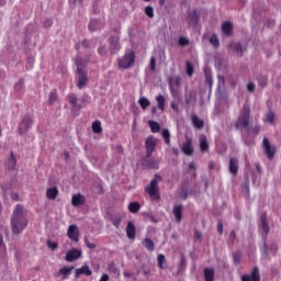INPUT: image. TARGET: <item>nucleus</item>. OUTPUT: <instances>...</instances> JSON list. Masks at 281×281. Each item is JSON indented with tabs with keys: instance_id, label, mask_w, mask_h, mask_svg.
Listing matches in <instances>:
<instances>
[{
	"instance_id": "f257e3e1",
	"label": "nucleus",
	"mask_w": 281,
	"mask_h": 281,
	"mask_svg": "<svg viewBox=\"0 0 281 281\" xmlns=\"http://www.w3.org/2000/svg\"><path fill=\"white\" fill-rule=\"evenodd\" d=\"M29 225V218H26V212L23 205L18 204L11 214V233L19 235L23 233L24 228Z\"/></svg>"
},
{
	"instance_id": "f03ea898",
	"label": "nucleus",
	"mask_w": 281,
	"mask_h": 281,
	"mask_svg": "<svg viewBox=\"0 0 281 281\" xmlns=\"http://www.w3.org/2000/svg\"><path fill=\"white\" fill-rule=\"evenodd\" d=\"M162 181V177L160 175H155L153 180L149 182V186L146 187V193L149 195V199L153 201L160 200V193L158 189V183Z\"/></svg>"
},
{
	"instance_id": "7ed1b4c3",
	"label": "nucleus",
	"mask_w": 281,
	"mask_h": 281,
	"mask_svg": "<svg viewBox=\"0 0 281 281\" xmlns=\"http://www.w3.org/2000/svg\"><path fill=\"white\" fill-rule=\"evenodd\" d=\"M86 63L83 59H81V57H76V67H78V83L77 87L79 90L83 89L85 87H87V85L89 83V78L87 77V72L83 71V67H85Z\"/></svg>"
},
{
	"instance_id": "20e7f679",
	"label": "nucleus",
	"mask_w": 281,
	"mask_h": 281,
	"mask_svg": "<svg viewBox=\"0 0 281 281\" xmlns=\"http://www.w3.org/2000/svg\"><path fill=\"white\" fill-rule=\"evenodd\" d=\"M135 65V52L127 50L119 59V69L127 70Z\"/></svg>"
},
{
	"instance_id": "39448f33",
	"label": "nucleus",
	"mask_w": 281,
	"mask_h": 281,
	"mask_svg": "<svg viewBox=\"0 0 281 281\" xmlns=\"http://www.w3.org/2000/svg\"><path fill=\"white\" fill-rule=\"evenodd\" d=\"M249 121H250V109L247 105H245L243 106L241 113L237 117V121H235V130L239 131L248 127Z\"/></svg>"
},
{
	"instance_id": "423d86ee",
	"label": "nucleus",
	"mask_w": 281,
	"mask_h": 281,
	"mask_svg": "<svg viewBox=\"0 0 281 281\" xmlns=\"http://www.w3.org/2000/svg\"><path fill=\"white\" fill-rule=\"evenodd\" d=\"M180 150L182 151V154L186 155V157H192L194 154L192 138H190L189 136H186V140H184V143H182Z\"/></svg>"
},
{
	"instance_id": "0eeeda50",
	"label": "nucleus",
	"mask_w": 281,
	"mask_h": 281,
	"mask_svg": "<svg viewBox=\"0 0 281 281\" xmlns=\"http://www.w3.org/2000/svg\"><path fill=\"white\" fill-rule=\"evenodd\" d=\"M67 237L74 243L80 241V229L78 228L77 225L68 226Z\"/></svg>"
},
{
	"instance_id": "6e6552de",
	"label": "nucleus",
	"mask_w": 281,
	"mask_h": 281,
	"mask_svg": "<svg viewBox=\"0 0 281 281\" xmlns=\"http://www.w3.org/2000/svg\"><path fill=\"white\" fill-rule=\"evenodd\" d=\"M30 127H32V119L30 116H24V119H22L21 123L19 124V134L21 136L25 135L29 133Z\"/></svg>"
},
{
	"instance_id": "1a4fd4ad",
	"label": "nucleus",
	"mask_w": 281,
	"mask_h": 281,
	"mask_svg": "<svg viewBox=\"0 0 281 281\" xmlns=\"http://www.w3.org/2000/svg\"><path fill=\"white\" fill-rule=\"evenodd\" d=\"M263 150L265 155H267V159L272 160L276 155V147L271 145L269 138H263Z\"/></svg>"
},
{
	"instance_id": "9d476101",
	"label": "nucleus",
	"mask_w": 281,
	"mask_h": 281,
	"mask_svg": "<svg viewBox=\"0 0 281 281\" xmlns=\"http://www.w3.org/2000/svg\"><path fill=\"white\" fill-rule=\"evenodd\" d=\"M121 48L122 46L120 45V36H111V38L109 40V50L111 52V54H119Z\"/></svg>"
},
{
	"instance_id": "9b49d317",
	"label": "nucleus",
	"mask_w": 281,
	"mask_h": 281,
	"mask_svg": "<svg viewBox=\"0 0 281 281\" xmlns=\"http://www.w3.org/2000/svg\"><path fill=\"white\" fill-rule=\"evenodd\" d=\"M155 147H157V143L155 142V137L149 136L146 138V157L150 158L153 153H155Z\"/></svg>"
},
{
	"instance_id": "f8f14e48",
	"label": "nucleus",
	"mask_w": 281,
	"mask_h": 281,
	"mask_svg": "<svg viewBox=\"0 0 281 281\" xmlns=\"http://www.w3.org/2000/svg\"><path fill=\"white\" fill-rule=\"evenodd\" d=\"M200 15L201 13L198 9L188 10V23H190V25H198Z\"/></svg>"
},
{
	"instance_id": "ddd939ff",
	"label": "nucleus",
	"mask_w": 281,
	"mask_h": 281,
	"mask_svg": "<svg viewBox=\"0 0 281 281\" xmlns=\"http://www.w3.org/2000/svg\"><path fill=\"white\" fill-rule=\"evenodd\" d=\"M80 257H81V251L79 249L72 248V250H69L67 252V256H65V260L68 262H72L80 259Z\"/></svg>"
},
{
	"instance_id": "4468645a",
	"label": "nucleus",
	"mask_w": 281,
	"mask_h": 281,
	"mask_svg": "<svg viewBox=\"0 0 281 281\" xmlns=\"http://www.w3.org/2000/svg\"><path fill=\"white\" fill-rule=\"evenodd\" d=\"M241 281H260L258 267H254L252 272H250V276H241Z\"/></svg>"
},
{
	"instance_id": "2eb2a0df",
	"label": "nucleus",
	"mask_w": 281,
	"mask_h": 281,
	"mask_svg": "<svg viewBox=\"0 0 281 281\" xmlns=\"http://www.w3.org/2000/svg\"><path fill=\"white\" fill-rule=\"evenodd\" d=\"M199 147L201 148V153H209L210 150L209 139L204 134H201V136H199Z\"/></svg>"
},
{
	"instance_id": "dca6fc26",
	"label": "nucleus",
	"mask_w": 281,
	"mask_h": 281,
	"mask_svg": "<svg viewBox=\"0 0 281 281\" xmlns=\"http://www.w3.org/2000/svg\"><path fill=\"white\" fill-rule=\"evenodd\" d=\"M81 274H85L87 277H91L92 276V271L89 268V266H83L79 269H76V273L74 274V278L78 279L80 278Z\"/></svg>"
},
{
	"instance_id": "f3484780",
	"label": "nucleus",
	"mask_w": 281,
	"mask_h": 281,
	"mask_svg": "<svg viewBox=\"0 0 281 281\" xmlns=\"http://www.w3.org/2000/svg\"><path fill=\"white\" fill-rule=\"evenodd\" d=\"M191 124H193V127H195V130H199V131L203 130L204 127L203 119H200L195 114L191 115Z\"/></svg>"
},
{
	"instance_id": "a211bd4d",
	"label": "nucleus",
	"mask_w": 281,
	"mask_h": 281,
	"mask_svg": "<svg viewBox=\"0 0 281 281\" xmlns=\"http://www.w3.org/2000/svg\"><path fill=\"white\" fill-rule=\"evenodd\" d=\"M238 164L239 161L237 160V158H231L228 164V171H231L232 176L234 177L237 176V170L239 169Z\"/></svg>"
},
{
	"instance_id": "6ab92c4d",
	"label": "nucleus",
	"mask_w": 281,
	"mask_h": 281,
	"mask_svg": "<svg viewBox=\"0 0 281 281\" xmlns=\"http://www.w3.org/2000/svg\"><path fill=\"white\" fill-rule=\"evenodd\" d=\"M125 234L127 235V238L131 240L135 239V224L133 222H127V226H125Z\"/></svg>"
},
{
	"instance_id": "aec40b11",
	"label": "nucleus",
	"mask_w": 281,
	"mask_h": 281,
	"mask_svg": "<svg viewBox=\"0 0 281 281\" xmlns=\"http://www.w3.org/2000/svg\"><path fill=\"white\" fill-rule=\"evenodd\" d=\"M15 166H18V160H15L13 151H11L10 158H8V160L5 161V169L14 170Z\"/></svg>"
},
{
	"instance_id": "412c9836",
	"label": "nucleus",
	"mask_w": 281,
	"mask_h": 281,
	"mask_svg": "<svg viewBox=\"0 0 281 281\" xmlns=\"http://www.w3.org/2000/svg\"><path fill=\"white\" fill-rule=\"evenodd\" d=\"M85 204V196L81 195L80 193L78 194H72V206L78 207L80 205Z\"/></svg>"
},
{
	"instance_id": "4be33fe9",
	"label": "nucleus",
	"mask_w": 281,
	"mask_h": 281,
	"mask_svg": "<svg viewBox=\"0 0 281 281\" xmlns=\"http://www.w3.org/2000/svg\"><path fill=\"white\" fill-rule=\"evenodd\" d=\"M59 194V191L57 190V187H52L46 189V198L48 200H56L57 195Z\"/></svg>"
},
{
	"instance_id": "5701e85b",
	"label": "nucleus",
	"mask_w": 281,
	"mask_h": 281,
	"mask_svg": "<svg viewBox=\"0 0 281 281\" xmlns=\"http://www.w3.org/2000/svg\"><path fill=\"white\" fill-rule=\"evenodd\" d=\"M67 99L74 109L81 110V104L78 103V97L76 94H68Z\"/></svg>"
},
{
	"instance_id": "b1692460",
	"label": "nucleus",
	"mask_w": 281,
	"mask_h": 281,
	"mask_svg": "<svg viewBox=\"0 0 281 281\" xmlns=\"http://www.w3.org/2000/svg\"><path fill=\"white\" fill-rule=\"evenodd\" d=\"M144 167L153 170H158V162L146 156V159H144Z\"/></svg>"
},
{
	"instance_id": "393cba45",
	"label": "nucleus",
	"mask_w": 281,
	"mask_h": 281,
	"mask_svg": "<svg viewBox=\"0 0 281 281\" xmlns=\"http://www.w3.org/2000/svg\"><path fill=\"white\" fill-rule=\"evenodd\" d=\"M74 270V266L70 267H63L61 269H59V274H61L63 280H69V276Z\"/></svg>"
},
{
	"instance_id": "a878e982",
	"label": "nucleus",
	"mask_w": 281,
	"mask_h": 281,
	"mask_svg": "<svg viewBox=\"0 0 281 281\" xmlns=\"http://www.w3.org/2000/svg\"><path fill=\"white\" fill-rule=\"evenodd\" d=\"M142 245L144 246V248H146L147 251L149 252L155 251V244L150 238L144 239V241H142Z\"/></svg>"
},
{
	"instance_id": "bb28decb",
	"label": "nucleus",
	"mask_w": 281,
	"mask_h": 281,
	"mask_svg": "<svg viewBox=\"0 0 281 281\" xmlns=\"http://www.w3.org/2000/svg\"><path fill=\"white\" fill-rule=\"evenodd\" d=\"M261 221V231L267 235L270 232L269 223H267V215L262 214L260 217Z\"/></svg>"
},
{
	"instance_id": "cd10ccee",
	"label": "nucleus",
	"mask_w": 281,
	"mask_h": 281,
	"mask_svg": "<svg viewBox=\"0 0 281 281\" xmlns=\"http://www.w3.org/2000/svg\"><path fill=\"white\" fill-rule=\"evenodd\" d=\"M181 193L179 195L180 200H186L190 194H192V191L188 189V183H184L182 188L180 189Z\"/></svg>"
},
{
	"instance_id": "c85d7f7f",
	"label": "nucleus",
	"mask_w": 281,
	"mask_h": 281,
	"mask_svg": "<svg viewBox=\"0 0 281 281\" xmlns=\"http://www.w3.org/2000/svg\"><path fill=\"white\" fill-rule=\"evenodd\" d=\"M274 120L276 113L273 111H269L267 112V114H265L263 123H269L270 125H272L274 124Z\"/></svg>"
},
{
	"instance_id": "c756f323",
	"label": "nucleus",
	"mask_w": 281,
	"mask_h": 281,
	"mask_svg": "<svg viewBox=\"0 0 281 281\" xmlns=\"http://www.w3.org/2000/svg\"><path fill=\"white\" fill-rule=\"evenodd\" d=\"M204 281H214V269L204 268Z\"/></svg>"
},
{
	"instance_id": "7c9ffc66",
	"label": "nucleus",
	"mask_w": 281,
	"mask_h": 281,
	"mask_svg": "<svg viewBox=\"0 0 281 281\" xmlns=\"http://www.w3.org/2000/svg\"><path fill=\"white\" fill-rule=\"evenodd\" d=\"M101 27V23L100 21L98 20H90V23H89V31L90 32H97L99 31Z\"/></svg>"
},
{
	"instance_id": "2f4dec72",
	"label": "nucleus",
	"mask_w": 281,
	"mask_h": 281,
	"mask_svg": "<svg viewBox=\"0 0 281 281\" xmlns=\"http://www.w3.org/2000/svg\"><path fill=\"white\" fill-rule=\"evenodd\" d=\"M149 128L151 130L153 134H157L160 132V124H158L155 121H149L148 122Z\"/></svg>"
},
{
	"instance_id": "473e14b6",
	"label": "nucleus",
	"mask_w": 281,
	"mask_h": 281,
	"mask_svg": "<svg viewBox=\"0 0 281 281\" xmlns=\"http://www.w3.org/2000/svg\"><path fill=\"white\" fill-rule=\"evenodd\" d=\"M92 133L94 134L102 133V123L100 121H94V123H92Z\"/></svg>"
},
{
	"instance_id": "72a5a7b5",
	"label": "nucleus",
	"mask_w": 281,
	"mask_h": 281,
	"mask_svg": "<svg viewBox=\"0 0 281 281\" xmlns=\"http://www.w3.org/2000/svg\"><path fill=\"white\" fill-rule=\"evenodd\" d=\"M221 29H222L224 34H226V35H231L232 34L233 26H232L231 22H224Z\"/></svg>"
},
{
	"instance_id": "f704fd0d",
	"label": "nucleus",
	"mask_w": 281,
	"mask_h": 281,
	"mask_svg": "<svg viewBox=\"0 0 281 281\" xmlns=\"http://www.w3.org/2000/svg\"><path fill=\"white\" fill-rule=\"evenodd\" d=\"M128 210L132 214H136L140 210V204L138 202H131Z\"/></svg>"
},
{
	"instance_id": "c9c22d12",
	"label": "nucleus",
	"mask_w": 281,
	"mask_h": 281,
	"mask_svg": "<svg viewBox=\"0 0 281 281\" xmlns=\"http://www.w3.org/2000/svg\"><path fill=\"white\" fill-rule=\"evenodd\" d=\"M231 47L235 49V53L237 54L238 57L243 56V46L239 43H233L231 44Z\"/></svg>"
},
{
	"instance_id": "e433bc0d",
	"label": "nucleus",
	"mask_w": 281,
	"mask_h": 281,
	"mask_svg": "<svg viewBox=\"0 0 281 281\" xmlns=\"http://www.w3.org/2000/svg\"><path fill=\"white\" fill-rule=\"evenodd\" d=\"M156 100H157V108H158V110L164 112V105H165V102H166V100L164 99V95L162 94H158Z\"/></svg>"
},
{
	"instance_id": "4c0bfd02",
	"label": "nucleus",
	"mask_w": 281,
	"mask_h": 281,
	"mask_svg": "<svg viewBox=\"0 0 281 281\" xmlns=\"http://www.w3.org/2000/svg\"><path fill=\"white\" fill-rule=\"evenodd\" d=\"M186 75L190 78L193 76V64H192V61H186Z\"/></svg>"
},
{
	"instance_id": "58836bf2",
	"label": "nucleus",
	"mask_w": 281,
	"mask_h": 281,
	"mask_svg": "<svg viewBox=\"0 0 281 281\" xmlns=\"http://www.w3.org/2000/svg\"><path fill=\"white\" fill-rule=\"evenodd\" d=\"M57 101V90H52L50 94H48V104H54Z\"/></svg>"
},
{
	"instance_id": "ea45409f",
	"label": "nucleus",
	"mask_w": 281,
	"mask_h": 281,
	"mask_svg": "<svg viewBox=\"0 0 281 281\" xmlns=\"http://www.w3.org/2000/svg\"><path fill=\"white\" fill-rule=\"evenodd\" d=\"M162 139L167 146H170V131L162 130Z\"/></svg>"
},
{
	"instance_id": "a19ab883",
	"label": "nucleus",
	"mask_w": 281,
	"mask_h": 281,
	"mask_svg": "<svg viewBox=\"0 0 281 281\" xmlns=\"http://www.w3.org/2000/svg\"><path fill=\"white\" fill-rule=\"evenodd\" d=\"M138 104H140L142 110H146L150 105V102L145 97H142L140 100H138Z\"/></svg>"
},
{
	"instance_id": "79ce46f5",
	"label": "nucleus",
	"mask_w": 281,
	"mask_h": 281,
	"mask_svg": "<svg viewBox=\"0 0 281 281\" xmlns=\"http://www.w3.org/2000/svg\"><path fill=\"white\" fill-rule=\"evenodd\" d=\"M177 44L180 46V47H186L188 45H190V40H188L187 37L184 36H180Z\"/></svg>"
},
{
	"instance_id": "37998d69",
	"label": "nucleus",
	"mask_w": 281,
	"mask_h": 281,
	"mask_svg": "<svg viewBox=\"0 0 281 281\" xmlns=\"http://www.w3.org/2000/svg\"><path fill=\"white\" fill-rule=\"evenodd\" d=\"M144 13L147 18L153 19L155 16L154 10L151 5H147L146 9H144Z\"/></svg>"
},
{
	"instance_id": "c03bdc74",
	"label": "nucleus",
	"mask_w": 281,
	"mask_h": 281,
	"mask_svg": "<svg viewBox=\"0 0 281 281\" xmlns=\"http://www.w3.org/2000/svg\"><path fill=\"white\" fill-rule=\"evenodd\" d=\"M210 44H211L213 47H220V38H217V36H215V34H213V35L210 37Z\"/></svg>"
},
{
	"instance_id": "a18cd8bd",
	"label": "nucleus",
	"mask_w": 281,
	"mask_h": 281,
	"mask_svg": "<svg viewBox=\"0 0 281 281\" xmlns=\"http://www.w3.org/2000/svg\"><path fill=\"white\" fill-rule=\"evenodd\" d=\"M188 169H189V170H193V173H192L193 179H194L195 177H198V173H195V170H198V165H195L194 161H191L190 164H188Z\"/></svg>"
},
{
	"instance_id": "49530a36",
	"label": "nucleus",
	"mask_w": 281,
	"mask_h": 281,
	"mask_svg": "<svg viewBox=\"0 0 281 281\" xmlns=\"http://www.w3.org/2000/svg\"><path fill=\"white\" fill-rule=\"evenodd\" d=\"M205 76V81L206 85L212 88V83L214 82V80L212 79V74H210L209 71L204 72Z\"/></svg>"
},
{
	"instance_id": "de8ad7c7",
	"label": "nucleus",
	"mask_w": 281,
	"mask_h": 281,
	"mask_svg": "<svg viewBox=\"0 0 281 281\" xmlns=\"http://www.w3.org/2000/svg\"><path fill=\"white\" fill-rule=\"evenodd\" d=\"M157 262L158 268L164 269V262H166V257L164 255H158Z\"/></svg>"
},
{
	"instance_id": "09e8293b",
	"label": "nucleus",
	"mask_w": 281,
	"mask_h": 281,
	"mask_svg": "<svg viewBox=\"0 0 281 281\" xmlns=\"http://www.w3.org/2000/svg\"><path fill=\"white\" fill-rule=\"evenodd\" d=\"M182 220V205H177V223H181Z\"/></svg>"
},
{
	"instance_id": "8fccbe9b",
	"label": "nucleus",
	"mask_w": 281,
	"mask_h": 281,
	"mask_svg": "<svg viewBox=\"0 0 281 281\" xmlns=\"http://www.w3.org/2000/svg\"><path fill=\"white\" fill-rule=\"evenodd\" d=\"M186 268V258L183 255H180L179 272H182Z\"/></svg>"
},
{
	"instance_id": "3c124183",
	"label": "nucleus",
	"mask_w": 281,
	"mask_h": 281,
	"mask_svg": "<svg viewBox=\"0 0 281 281\" xmlns=\"http://www.w3.org/2000/svg\"><path fill=\"white\" fill-rule=\"evenodd\" d=\"M233 258H234V265H239V262H241V254L240 252H234Z\"/></svg>"
},
{
	"instance_id": "603ef678",
	"label": "nucleus",
	"mask_w": 281,
	"mask_h": 281,
	"mask_svg": "<svg viewBox=\"0 0 281 281\" xmlns=\"http://www.w3.org/2000/svg\"><path fill=\"white\" fill-rule=\"evenodd\" d=\"M149 70H151V72H154L156 70L155 57H151V59L149 60Z\"/></svg>"
},
{
	"instance_id": "864d4df0",
	"label": "nucleus",
	"mask_w": 281,
	"mask_h": 281,
	"mask_svg": "<svg viewBox=\"0 0 281 281\" xmlns=\"http://www.w3.org/2000/svg\"><path fill=\"white\" fill-rule=\"evenodd\" d=\"M46 246L48 248H50L52 251L56 250L57 249V243L56 241H50L48 240V243H46Z\"/></svg>"
},
{
	"instance_id": "5fc2aeb1",
	"label": "nucleus",
	"mask_w": 281,
	"mask_h": 281,
	"mask_svg": "<svg viewBox=\"0 0 281 281\" xmlns=\"http://www.w3.org/2000/svg\"><path fill=\"white\" fill-rule=\"evenodd\" d=\"M7 251V245H4V240L2 239V235H0V252Z\"/></svg>"
},
{
	"instance_id": "6e6d98bb",
	"label": "nucleus",
	"mask_w": 281,
	"mask_h": 281,
	"mask_svg": "<svg viewBox=\"0 0 281 281\" xmlns=\"http://www.w3.org/2000/svg\"><path fill=\"white\" fill-rule=\"evenodd\" d=\"M23 85H24V79L23 78L19 79L18 83H15V90L19 91L23 89Z\"/></svg>"
},
{
	"instance_id": "4d7b16f0",
	"label": "nucleus",
	"mask_w": 281,
	"mask_h": 281,
	"mask_svg": "<svg viewBox=\"0 0 281 281\" xmlns=\"http://www.w3.org/2000/svg\"><path fill=\"white\" fill-rule=\"evenodd\" d=\"M258 83H259V86H261L262 88L267 87V78H265V77H259Z\"/></svg>"
},
{
	"instance_id": "13d9d810",
	"label": "nucleus",
	"mask_w": 281,
	"mask_h": 281,
	"mask_svg": "<svg viewBox=\"0 0 281 281\" xmlns=\"http://www.w3.org/2000/svg\"><path fill=\"white\" fill-rule=\"evenodd\" d=\"M98 54H100V56H105V54H108L105 46H100V48H98Z\"/></svg>"
},
{
	"instance_id": "bf43d9fd",
	"label": "nucleus",
	"mask_w": 281,
	"mask_h": 281,
	"mask_svg": "<svg viewBox=\"0 0 281 281\" xmlns=\"http://www.w3.org/2000/svg\"><path fill=\"white\" fill-rule=\"evenodd\" d=\"M85 245H87V248H89L90 250L97 248V244H92L89 240H85Z\"/></svg>"
},
{
	"instance_id": "052dcab7",
	"label": "nucleus",
	"mask_w": 281,
	"mask_h": 281,
	"mask_svg": "<svg viewBox=\"0 0 281 281\" xmlns=\"http://www.w3.org/2000/svg\"><path fill=\"white\" fill-rule=\"evenodd\" d=\"M194 238H195V240L201 241L202 238H203L202 233H201L200 231H195V233H194Z\"/></svg>"
},
{
	"instance_id": "680f3d73",
	"label": "nucleus",
	"mask_w": 281,
	"mask_h": 281,
	"mask_svg": "<svg viewBox=\"0 0 281 281\" xmlns=\"http://www.w3.org/2000/svg\"><path fill=\"white\" fill-rule=\"evenodd\" d=\"M255 89H256V86L252 82H248L247 91L252 93Z\"/></svg>"
},
{
	"instance_id": "e2e57ef3",
	"label": "nucleus",
	"mask_w": 281,
	"mask_h": 281,
	"mask_svg": "<svg viewBox=\"0 0 281 281\" xmlns=\"http://www.w3.org/2000/svg\"><path fill=\"white\" fill-rule=\"evenodd\" d=\"M122 223L121 218H116L114 221H112V225H114V227L120 228V224Z\"/></svg>"
},
{
	"instance_id": "0e129e2a",
	"label": "nucleus",
	"mask_w": 281,
	"mask_h": 281,
	"mask_svg": "<svg viewBox=\"0 0 281 281\" xmlns=\"http://www.w3.org/2000/svg\"><path fill=\"white\" fill-rule=\"evenodd\" d=\"M260 130H261V128L259 127V125H255V126L252 127L251 132H252L254 135L258 136Z\"/></svg>"
},
{
	"instance_id": "69168bd1",
	"label": "nucleus",
	"mask_w": 281,
	"mask_h": 281,
	"mask_svg": "<svg viewBox=\"0 0 281 281\" xmlns=\"http://www.w3.org/2000/svg\"><path fill=\"white\" fill-rule=\"evenodd\" d=\"M217 232H220V235H223V222L221 221L217 223Z\"/></svg>"
},
{
	"instance_id": "338daca9",
	"label": "nucleus",
	"mask_w": 281,
	"mask_h": 281,
	"mask_svg": "<svg viewBox=\"0 0 281 281\" xmlns=\"http://www.w3.org/2000/svg\"><path fill=\"white\" fill-rule=\"evenodd\" d=\"M11 200L19 201V193H11Z\"/></svg>"
},
{
	"instance_id": "774afa93",
	"label": "nucleus",
	"mask_w": 281,
	"mask_h": 281,
	"mask_svg": "<svg viewBox=\"0 0 281 281\" xmlns=\"http://www.w3.org/2000/svg\"><path fill=\"white\" fill-rule=\"evenodd\" d=\"M100 281H109V274H101Z\"/></svg>"
}]
</instances>
